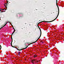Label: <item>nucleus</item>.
I'll return each mask as SVG.
<instances>
[{
  "label": "nucleus",
  "mask_w": 64,
  "mask_h": 64,
  "mask_svg": "<svg viewBox=\"0 0 64 64\" xmlns=\"http://www.w3.org/2000/svg\"><path fill=\"white\" fill-rule=\"evenodd\" d=\"M54 20H52V21H42L41 22H39L38 23V24H40V23H41V22H53V21H54Z\"/></svg>",
  "instance_id": "1"
},
{
  "label": "nucleus",
  "mask_w": 64,
  "mask_h": 64,
  "mask_svg": "<svg viewBox=\"0 0 64 64\" xmlns=\"http://www.w3.org/2000/svg\"><path fill=\"white\" fill-rule=\"evenodd\" d=\"M12 34L11 35V39L12 40L11 42V46L12 47V46H12V42H13V39L12 38Z\"/></svg>",
  "instance_id": "2"
},
{
  "label": "nucleus",
  "mask_w": 64,
  "mask_h": 64,
  "mask_svg": "<svg viewBox=\"0 0 64 64\" xmlns=\"http://www.w3.org/2000/svg\"><path fill=\"white\" fill-rule=\"evenodd\" d=\"M58 14L57 16L56 17V18L54 20H55L56 19H57V17H58V16L59 15V7H58Z\"/></svg>",
  "instance_id": "3"
},
{
  "label": "nucleus",
  "mask_w": 64,
  "mask_h": 64,
  "mask_svg": "<svg viewBox=\"0 0 64 64\" xmlns=\"http://www.w3.org/2000/svg\"><path fill=\"white\" fill-rule=\"evenodd\" d=\"M36 60H31V63L32 64H34V61H36Z\"/></svg>",
  "instance_id": "4"
},
{
  "label": "nucleus",
  "mask_w": 64,
  "mask_h": 64,
  "mask_svg": "<svg viewBox=\"0 0 64 64\" xmlns=\"http://www.w3.org/2000/svg\"><path fill=\"white\" fill-rule=\"evenodd\" d=\"M12 47H13L14 48H16V49L18 50V51H21V50H19L17 48L15 47V46H12Z\"/></svg>",
  "instance_id": "5"
},
{
  "label": "nucleus",
  "mask_w": 64,
  "mask_h": 64,
  "mask_svg": "<svg viewBox=\"0 0 64 64\" xmlns=\"http://www.w3.org/2000/svg\"><path fill=\"white\" fill-rule=\"evenodd\" d=\"M7 24V23L6 22V24L3 27L0 28V30H1V29H2V28L3 27H4V26H5L6 25V24Z\"/></svg>",
  "instance_id": "6"
},
{
  "label": "nucleus",
  "mask_w": 64,
  "mask_h": 64,
  "mask_svg": "<svg viewBox=\"0 0 64 64\" xmlns=\"http://www.w3.org/2000/svg\"><path fill=\"white\" fill-rule=\"evenodd\" d=\"M40 37H41V36H39V38H38V39L37 40L36 42H35V43H36V42H37V41L38 40H39V38H40Z\"/></svg>",
  "instance_id": "7"
},
{
  "label": "nucleus",
  "mask_w": 64,
  "mask_h": 64,
  "mask_svg": "<svg viewBox=\"0 0 64 64\" xmlns=\"http://www.w3.org/2000/svg\"><path fill=\"white\" fill-rule=\"evenodd\" d=\"M14 31L13 32H12V35H13V34H14V32H15V29H14Z\"/></svg>",
  "instance_id": "8"
},
{
  "label": "nucleus",
  "mask_w": 64,
  "mask_h": 64,
  "mask_svg": "<svg viewBox=\"0 0 64 64\" xmlns=\"http://www.w3.org/2000/svg\"><path fill=\"white\" fill-rule=\"evenodd\" d=\"M40 36H41V34H42V32H41V29H40Z\"/></svg>",
  "instance_id": "9"
},
{
  "label": "nucleus",
  "mask_w": 64,
  "mask_h": 64,
  "mask_svg": "<svg viewBox=\"0 0 64 64\" xmlns=\"http://www.w3.org/2000/svg\"><path fill=\"white\" fill-rule=\"evenodd\" d=\"M37 56V55H34V58H35V57H36Z\"/></svg>",
  "instance_id": "10"
},
{
  "label": "nucleus",
  "mask_w": 64,
  "mask_h": 64,
  "mask_svg": "<svg viewBox=\"0 0 64 64\" xmlns=\"http://www.w3.org/2000/svg\"><path fill=\"white\" fill-rule=\"evenodd\" d=\"M56 4L58 7H58V6L57 5V0H56Z\"/></svg>",
  "instance_id": "11"
},
{
  "label": "nucleus",
  "mask_w": 64,
  "mask_h": 64,
  "mask_svg": "<svg viewBox=\"0 0 64 64\" xmlns=\"http://www.w3.org/2000/svg\"><path fill=\"white\" fill-rule=\"evenodd\" d=\"M26 48H22L21 49V50H23V49H26Z\"/></svg>",
  "instance_id": "12"
},
{
  "label": "nucleus",
  "mask_w": 64,
  "mask_h": 64,
  "mask_svg": "<svg viewBox=\"0 0 64 64\" xmlns=\"http://www.w3.org/2000/svg\"><path fill=\"white\" fill-rule=\"evenodd\" d=\"M35 43V42H33L31 43H30V44H33V43Z\"/></svg>",
  "instance_id": "13"
},
{
  "label": "nucleus",
  "mask_w": 64,
  "mask_h": 64,
  "mask_svg": "<svg viewBox=\"0 0 64 64\" xmlns=\"http://www.w3.org/2000/svg\"><path fill=\"white\" fill-rule=\"evenodd\" d=\"M20 54H21V52H18V55H20Z\"/></svg>",
  "instance_id": "14"
},
{
  "label": "nucleus",
  "mask_w": 64,
  "mask_h": 64,
  "mask_svg": "<svg viewBox=\"0 0 64 64\" xmlns=\"http://www.w3.org/2000/svg\"><path fill=\"white\" fill-rule=\"evenodd\" d=\"M2 10H4V9H2V8H0V11H1Z\"/></svg>",
  "instance_id": "15"
},
{
  "label": "nucleus",
  "mask_w": 64,
  "mask_h": 64,
  "mask_svg": "<svg viewBox=\"0 0 64 64\" xmlns=\"http://www.w3.org/2000/svg\"><path fill=\"white\" fill-rule=\"evenodd\" d=\"M29 45H30V44H29L27 46H26V48H27L28 47V46H29Z\"/></svg>",
  "instance_id": "16"
},
{
  "label": "nucleus",
  "mask_w": 64,
  "mask_h": 64,
  "mask_svg": "<svg viewBox=\"0 0 64 64\" xmlns=\"http://www.w3.org/2000/svg\"><path fill=\"white\" fill-rule=\"evenodd\" d=\"M0 50H1V49L2 47H1V46L0 45Z\"/></svg>",
  "instance_id": "17"
},
{
  "label": "nucleus",
  "mask_w": 64,
  "mask_h": 64,
  "mask_svg": "<svg viewBox=\"0 0 64 64\" xmlns=\"http://www.w3.org/2000/svg\"><path fill=\"white\" fill-rule=\"evenodd\" d=\"M6 2H7V3H8V1L6 0Z\"/></svg>",
  "instance_id": "18"
},
{
  "label": "nucleus",
  "mask_w": 64,
  "mask_h": 64,
  "mask_svg": "<svg viewBox=\"0 0 64 64\" xmlns=\"http://www.w3.org/2000/svg\"><path fill=\"white\" fill-rule=\"evenodd\" d=\"M37 63H38V62H38V60H37Z\"/></svg>",
  "instance_id": "19"
},
{
  "label": "nucleus",
  "mask_w": 64,
  "mask_h": 64,
  "mask_svg": "<svg viewBox=\"0 0 64 64\" xmlns=\"http://www.w3.org/2000/svg\"><path fill=\"white\" fill-rule=\"evenodd\" d=\"M39 28L40 30V29H40V28Z\"/></svg>",
  "instance_id": "20"
},
{
  "label": "nucleus",
  "mask_w": 64,
  "mask_h": 64,
  "mask_svg": "<svg viewBox=\"0 0 64 64\" xmlns=\"http://www.w3.org/2000/svg\"><path fill=\"white\" fill-rule=\"evenodd\" d=\"M27 46V45H25L26 47V46Z\"/></svg>",
  "instance_id": "21"
},
{
  "label": "nucleus",
  "mask_w": 64,
  "mask_h": 64,
  "mask_svg": "<svg viewBox=\"0 0 64 64\" xmlns=\"http://www.w3.org/2000/svg\"><path fill=\"white\" fill-rule=\"evenodd\" d=\"M39 24L38 23V25H39Z\"/></svg>",
  "instance_id": "22"
},
{
  "label": "nucleus",
  "mask_w": 64,
  "mask_h": 64,
  "mask_svg": "<svg viewBox=\"0 0 64 64\" xmlns=\"http://www.w3.org/2000/svg\"><path fill=\"white\" fill-rule=\"evenodd\" d=\"M38 26V28H39V26Z\"/></svg>",
  "instance_id": "23"
},
{
  "label": "nucleus",
  "mask_w": 64,
  "mask_h": 64,
  "mask_svg": "<svg viewBox=\"0 0 64 64\" xmlns=\"http://www.w3.org/2000/svg\"><path fill=\"white\" fill-rule=\"evenodd\" d=\"M12 28H13V29H14V27H13V26H12Z\"/></svg>",
  "instance_id": "24"
},
{
  "label": "nucleus",
  "mask_w": 64,
  "mask_h": 64,
  "mask_svg": "<svg viewBox=\"0 0 64 64\" xmlns=\"http://www.w3.org/2000/svg\"><path fill=\"white\" fill-rule=\"evenodd\" d=\"M11 24V25L12 26V24Z\"/></svg>",
  "instance_id": "25"
},
{
  "label": "nucleus",
  "mask_w": 64,
  "mask_h": 64,
  "mask_svg": "<svg viewBox=\"0 0 64 64\" xmlns=\"http://www.w3.org/2000/svg\"><path fill=\"white\" fill-rule=\"evenodd\" d=\"M6 5H7V4H6Z\"/></svg>",
  "instance_id": "26"
},
{
  "label": "nucleus",
  "mask_w": 64,
  "mask_h": 64,
  "mask_svg": "<svg viewBox=\"0 0 64 64\" xmlns=\"http://www.w3.org/2000/svg\"><path fill=\"white\" fill-rule=\"evenodd\" d=\"M38 62H39V61H40V60H38Z\"/></svg>",
  "instance_id": "27"
},
{
  "label": "nucleus",
  "mask_w": 64,
  "mask_h": 64,
  "mask_svg": "<svg viewBox=\"0 0 64 64\" xmlns=\"http://www.w3.org/2000/svg\"><path fill=\"white\" fill-rule=\"evenodd\" d=\"M8 22V23H10V22Z\"/></svg>",
  "instance_id": "28"
},
{
  "label": "nucleus",
  "mask_w": 64,
  "mask_h": 64,
  "mask_svg": "<svg viewBox=\"0 0 64 64\" xmlns=\"http://www.w3.org/2000/svg\"><path fill=\"white\" fill-rule=\"evenodd\" d=\"M12 27L13 26V25H12Z\"/></svg>",
  "instance_id": "29"
},
{
  "label": "nucleus",
  "mask_w": 64,
  "mask_h": 64,
  "mask_svg": "<svg viewBox=\"0 0 64 64\" xmlns=\"http://www.w3.org/2000/svg\"><path fill=\"white\" fill-rule=\"evenodd\" d=\"M42 43H43V42H42Z\"/></svg>",
  "instance_id": "30"
},
{
  "label": "nucleus",
  "mask_w": 64,
  "mask_h": 64,
  "mask_svg": "<svg viewBox=\"0 0 64 64\" xmlns=\"http://www.w3.org/2000/svg\"><path fill=\"white\" fill-rule=\"evenodd\" d=\"M25 45H26V44H25Z\"/></svg>",
  "instance_id": "31"
},
{
  "label": "nucleus",
  "mask_w": 64,
  "mask_h": 64,
  "mask_svg": "<svg viewBox=\"0 0 64 64\" xmlns=\"http://www.w3.org/2000/svg\"><path fill=\"white\" fill-rule=\"evenodd\" d=\"M3 11H2V12H3Z\"/></svg>",
  "instance_id": "32"
},
{
  "label": "nucleus",
  "mask_w": 64,
  "mask_h": 64,
  "mask_svg": "<svg viewBox=\"0 0 64 64\" xmlns=\"http://www.w3.org/2000/svg\"><path fill=\"white\" fill-rule=\"evenodd\" d=\"M53 13H54V12H53Z\"/></svg>",
  "instance_id": "33"
},
{
  "label": "nucleus",
  "mask_w": 64,
  "mask_h": 64,
  "mask_svg": "<svg viewBox=\"0 0 64 64\" xmlns=\"http://www.w3.org/2000/svg\"><path fill=\"white\" fill-rule=\"evenodd\" d=\"M6 8H7V7H6Z\"/></svg>",
  "instance_id": "34"
},
{
  "label": "nucleus",
  "mask_w": 64,
  "mask_h": 64,
  "mask_svg": "<svg viewBox=\"0 0 64 64\" xmlns=\"http://www.w3.org/2000/svg\"><path fill=\"white\" fill-rule=\"evenodd\" d=\"M41 20V21H42V20Z\"/></svg>",
  "instance_id": "35"
},
{
  "label": "nucleus",
  "mask_w": 64,
  "mask_h": 64,
  "mask_svg": "<svg viewBox=\"0 0 64 64\" xmlns=\"http://www.w3.org/2000/svg\"><path fill=\"white\" fill-rule=\"evenodd\" d=\"M37 62H36V63Z\"/></svg>",
  "instance_id": "36"
},
{
  "label": "nucleus",
  "mask_w": 64,
  "mask_h": 64,
  "mask_svg": "<svg viewBox=\"0 0 64 64\" xmlns=\"http://www.w3.org/2000/svg\"><path fill=\"white\" fill-rule=\"evenodd\" d=\"M37 62H36V63Z\"/></svg>",
  "instance_id": "37"
},
{
  "label": "nucleus",
  "mask_w": 64,
  "mask_h": 64,
  "mask_svg": "<svg viewBox=\"0 0 64 64\" xmlns=\"http://www.w3.org/2000/svg\"><path fill=\"white\" fill-rule=\"evenodd\" d=\"M44 21H45V20H44Z\"/></svg>",
  "instance_id": "38"
},
{
  "label": "nucleus",
  "mask_w": 64,
  "mask_h": 64,
  "mask_svg": "<svg viewBox=\"0 0 64 64\" xmlns=\"http://www.w3.org/2000/svg\"><path fill=\"white\" fill-rule=\"evenodd\" d=\"M39 21H40V20H39Z\"/></svg>",
  "instance_id": "39"
}]
</instances>
